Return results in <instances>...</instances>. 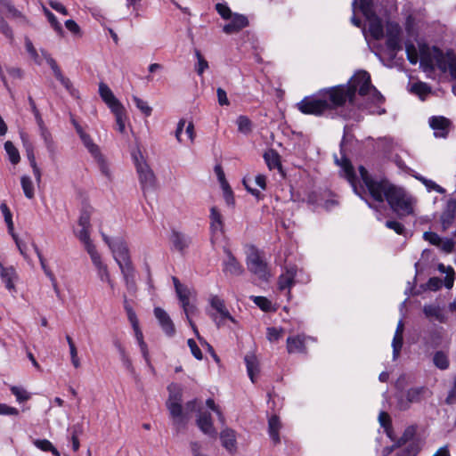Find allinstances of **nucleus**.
<instances>
[{
	"label": "nucleus",
	"instance_id": "1",
	"mask_svg": "<svg viewBox=\"0 0 456 456\" xmlns=\"http://www.w3.org/2000/svg\"><path fill=\"white\" fill-rule=\"evenodd\" d=\"M346 96L341 86H330L304 97L296 106L302 114L321 117L345 106Z\"/></svg>",
	"mask_w": 456,
	"mask_h": 456
},
{
	"label": "nucleus",
	"instance_id": "2",
	"mask_svg": "<svg viewBox=\"0 0 456 456\" xmlns=\"http://www.w3.org/2000/svg\"><path fill=\"white\" fill-rule=\"evenodd\" d=\"M378 192H379L381 199L372 200L379 203L387 200L390 208L399 217L413 214L412 198L403 188L395 186L387 180Z\"/></svg>",
	"mask_w": 456,
	"mask_h": 456
},
{
	"label": "nucleus",
	"instance_id": "3",
	"mask_svg": "<svg viewBox=\"0 0 456 456\" xmlns=\"http://www.w3.org/2000/svg\"><path fill=\"white\" fill-rule=\"evenodd\" d=\"M419 64L425 72H434L436 62L442 72L447 71V62L444 52L436 45L429 47L427 43L419 44Z\"/></svg>",
	"mask_w": 456,
	"mask_h": 456
},
{
	"label": "nucleus",
	"instance_id": "4",
	"mask_svg": "<svg viewBox=\"0 0 456 456\" xmlns=\"http://www.w3.org/2000/svg\"><path fill=\"white\" fill-rule=\"evenodd\" d=\"M168 399L166 403L167 408L169 411L170 416L173 419V425L176 430L184 428L186 426V419L183 413V389L177 383H171L167 387Z\"/></svg>",
	"mask_w": 456,
	"mask_h": 456
},
{
	"label": "nucleus",
	"instance_id": "5",
	"mask_svg": "<svg viewBox=\"0 0 456 456\" xmlns=\"http://www.w3.org/2000/svg\"><path fill=\"white\" fill-rule=\"evenodd\" d=\"M370 75L365 70L357 71L346 84L338 85L348 96L345 99V104L348 102L354 104L356 92L360 96H367L372 87Z\"/></svg>",
	"mask_w": 456,
	"mask_h": 456
},
{
	"label": "nucleus",
	"instance_id": "6",
	"mask_svg": "<svg viewBox=\"0 0 456 456\" xmlns=\"http://www.w3.org/2000/svg\"><path fill=\"white\" fill-rule=\"evenodd\" d=\"M347 126L344 127V133L343 136L339 144V151L341 158L338 159L337 156H335V163L341 167L340 175L344 178L347 180V182L350 183L351 187L353 188V191L360 195L357 188V182L358 178L355 174L354 168L351 163V160L346 157L345 146H346V141L347 140Z\"/></svg>",
	"mask_w": 456,
	"mask_h": 456
},
{
	"label": "nucleus",
	"instance_id": "7",
	"mask_svg": "<svg viewBox=\"0 0 456 456\" xmlns=\"http://www.w3.org/2000/svg\"><path fill=\"white\" fill-rule=\"evenodd\" d=\"M140 158L141 159H139V157L136 154H133V159L136 168V172L138 174L140 185L145 196L148 191L156 189V177L151 168L142 159L141 154Z\"/></svg>",
	"mask_w": 456,
	"mask_h": 456
},
{
	"label": "nucleus",
	"instance_id": "8",
	"mask_svg": "<svg viewBox=\"0 0 456 456\" xmlns=\"http://www.w3.org/2000/svg\"><path fill=\"white\" fill-rule=\"evenodd\" d=\"M402 28L396 22H387L386 28V47L387 54L394 60L396 53L402 50L401 43Z\"/></svg>",
	"mask_w": 456,
	"mask_h": 456
},
{
	"label": "nucleus",
	"instance_id": "9",
	"mask_svg": "<svg viewBox=\"0 0 456 456\" xmlns=\"http://www.w3.org/2000/svg\"><path fill=\"white\" fill-rule=\"evenodd\" d=\"M248 269L260 279H266L267 264L263 260L260 251L254 246L250 247V251L247 256Z\"/></svg>",
	"mask_w": 456,
	"mask_h": 456
},
{
	"label": "nucleus",
	"instance_id": "10",
	"mask_svg": "<svg viewBox=\"0 0 456 456\" xmlns=\"http://www.w3.org/2000/svg\"><path fill=\"white\" fill-rule=\"evenodd\" d=\"M102 236L103 241L109 246L110 249L111 250L113 257L117 264L131 258L126 242L122 238L111 240L103 232H102Z\"/></svg>",
	"mask_w": 456,
	"mask_h": 456
},
{
	"label": "nucleus",
	"instance_id": "11",
	"mask_svg": "<svg viewBox=\"0 0 456 456\" xmlns=\"http://www.w3.org/2000/svg\"><path fill=\"white\" fill-rule=\"evenodd\" d=\"M309 341L316 342V338L305 334L289 336L287 338V351L289 354H307L306 345Z\"/></svg>",
	"mask_w": 456,
	"mask_h": 456
},
{
	"label": "nucleus",
	"instance_id": "12",
	"mask_svg": "<svg viewBox=\"0 0 456 456\" xmlns=\"http://www.w3.org/2000/svg\"><path fill=\"white\" fill-rule=\"evenodd\" d=\"M359 174L361 176V179L362 180L364 185L366 186L370 197L372 199H381L379 192V189L383 186V184L387 181V179H379L376 180L373 179L368 170L363 167H359Z\"/></svg>",
	"mask_w": 456,
	"mask_h": 456
},
{
	"label": "nucleus",
	"instance_id": "13",
	"mask_svg": "<svg viewBox=\"0 0 456 456\" xmlns=\"http://www.w3.org/2000/svg\"><path fill=\"white\" fill-rule=\"evenodd\" d=\"M428 392V387L424 386L408 389L406 392V399H398V408L401 411L408 410L411 403H419Z\"/></svg>",
	"mask_w": 456,
	"mask_h": 456
},
{
	"label": "nucleus",
	"instance_id": "14",
	"mask_svg": "<svg viewBox=\"0 0 456 456\" xmlns=\"http://www.w3.org/2000/svg\"><path fill=\"white\" fill-rule=\"evenodd\" d=\"M225 258L223 260V272L225 275L240 276L244 273L242 265L236 259L230 248L224 247Z\"/></svg>",
	"mask_w": 456,
	"mask_h": 456
},
{
	"label": "nucleus",
	"instance_id": "15",
	"mask_svg": "<svg viewBox=\"0 0 456 456\" xmlns=\"http://www.w3.org/2000/svg\"><path fill=\"white\" fill-rule=\"evenodd\" d=\"M430 127L434 130V135L439 138H446L452 121L444 116H432L428 120Z\"/></svg>",
	"mask_w": 456,
	"mask_h": 456
},
{
	"label": "nucleus",
	"instance_id": "16",
	"mask_svg": "<svg viewBox=\"0 0 456 456\" xmlns=\"http://www.w3.org/2000/svg\"><path fill=\"white\" fill-rule=\"evenodd\" d=\"M154 315L164 333L168 337H173L175 334V328L168 314L161 307H155Z\"/></svg>",
	"mask_w": 456,
	"mask_h": 456
},
{
	"label": "nucleus",
	"instance_id": "17",
	"mask_svg": "<svg viewBox=\"0 0 456 456\" xmlns=\"http://www.w3.org/2000/svg\"><path fill=\"white\" fill-rule=\"evenodd\" d=\"M456 215V200L450 199L441 214L440 221L443 231L448 230L454 222Z\"/></svg>",
	"mask_w": 456,
	"mask_h": 456
},
{
	"label": "nucleus",
	"instance_id": "18",
	"mask_svg": "<svg viewBox=\"0 0 456 456\" xmlns=\"http://www.w3.org/2000/svg\"><path fill=\"white\" fill-rule=\"evenodd\" d=\"M99 94L111 111L123 106L111 89L104 83L99 85Z\"/></svg>",
	"mask_w": 456,
	"mask_h": 456
},
{
	"label": "nucleus",
	"instance_id": "19",
	"mask_svg": "<svg viewBox=\"0 0 456 456\" xmlns=\"http://www.w3.org/2000/svg\"><path fill=\"white\" fill-rule=\"evenodd\" d=\"M297 274L296 266L286 267L285 273H281L278 279V288L280 290L288 289V294H290V289L295 284V277Z\"/></svg>",
	"mask_w": 456,
	"mask_h": 456
},
{
	"label": "nucleus",
	"instance_id": "20",
	"mask_svg": "<svg viewBox=\"0 0 456 456\" xmlns=\"http://www.w3.org/2000/svg\"><path fill=\"white\" fill-rule=\"evenodd\" d=\"M170 241L172 243V248L177 250L181 254H184L185 250L191 244V239L184 233L176 230H172Z\"/></svg>",
	"mask_w": 456,
	"mask_h": 456
},
{
	"label": "nucleus",
	"instance_id": "21",
	"mask_svg": "<svg viewBox=\"0 0 456 456\" xmlns=\"http://www.w3.org/2000/svg\"><path fill=\"white\" fill-rule=\"evenodd\" d=\"M417 432V427L415 425H411L407 427L402 436L397 440V442L391 447H387L384 449L383 452L385 455L391 453L394 451V447H401L403 445H406L411 442H414V436Z\"/></svg>",
	"mask_w": 456,
	"mask_h": 456
},
{
	"label": "nucleus",
	"instance_id": "22",
	"mask_svg": "<svg viewBox=\"0 0 456 456\" xmlns=\"http://www.w3.org/2000/svg\"><path fill=\"white\" fill-rule=\"evenodd\" d=\"M248 25V18L245 15L236 13L232 18V20L224 26L223 31L226 34H233L239 32Z\"/></svg>",
	"mask_w": 456,
	"mask_h": 456
},
{
	"label": "nucleus",
	"instance_id": "23",
	"mask_svg": "<svg viewBox=\"0 0 456 456\" xmlns=\"http://www.w3.org/2000/svg\"><path fill=\"white\" fill-rule=\"evenodd\" d=\"M197 425L200 429L210 437L216 436V430L215 429L209 412H200L197 419Z\"/></svg>",
	"mask_w": 456,
	"mask_h": 456
},
{
	"label": "nucleus",
	"instance_id": "24",
	"mask_svg": "<svg viewBox=\"0 0 456 456\" xmlns=\"http://www.w3.org/2000/svg\"><path fill=\"white\" fill-rule=\"evenodd\" d=\"M39 134H40V136L43 139L45 148L48 151L49 158L52 160H55L57 153H58V148H57L56 142H54V140L53 138L51 132L46 127V128H43L42 130H39Z\"/></svg>",
	"mask_w": 456,
	"mask_h": 456
},
{
	"label": "nucleus",
	"instance_id": "25",
	"mask_svg": "<svg viewBox=\"0 0 456 456\" xmlns=\"http://www.w3.org/2000/svg\"><path fill=\"white\" fill-rule=\"evenodd\" d=\"M369 20V32L375 40H380L384 37V27L381 19L373 14Z\"/></svg>",
	"mask_w": 456,
	"mask_h": 456
},
{
	"label": "nucleus",
	"instance_id": "26",
	"mask_svg": "<svg viewBox=\"0 0 456 456\" xmlns=\"http://www.w3.org/2000/svg\"><path fill=\"white\" fill-rule=\"evenodd\" d=\"M118 265L119 266V269L124 277L126 286L129 287L130 285L134 284L135 270L132 264L131 258H129L128 260H125L123 262H119L118 263Z\"/></svg>",
	"mask_w": 456,
	"mask_h": 456
},
{
	"label": "nucleus",
	"instance_id": "27",
	"mask_svg": "<svg viewBox=\"0 0 456 456\" xmlns=\"http://www.w3.org/2000/svg\"><path fill=\"white\" fill-rule=\"evenodd\" d=\"M423 313L428 319H435L436 321L444 323L447 321V317L444 313V310L436 305H425L423 306Z\"/></svg>",
	"mask_w": 456,
	"mask_h": 456
},
{
	"label": "nucleus",
	"instance_id": "28",
	"mask_svg": "<svg viewBox=\"0 0 456 456\" xmlns=\"http://www.w3.org/2000/svg\"><path fill=\"white\" fill-rule=\"evenodd\" d=\"M222 445L230 452L236 451V436L233 430L226 428L220 434Z\"/></svg>",
	"mask_w": 456,
	"mask_h": 456
},
{
	"label": "nucleus",
	"instance_id": "29",
	"mask_svg": "<svg viewBox=\"0 0 456 456\" xmlns=\"http://www.w3.org/2000/svg\"><path fill=\"white\" fill-rule=\"evenodd\" d=\"M0 277L8 290L12 291L15 289L13 281L17 278V274L12 266H9L2 270L0 272Z\"/></svg>",
	"mask_w": 456,
	"mask_h": 456
},
{
	"label": "nucleus",
	"instance_id": "30",
	"mask_svg": "<svg viewBox=\"0 0 456 456\" xmlns=\"http://www.w3.org/2000/svg\"><path fill=\"white\" fill-rule=\"evenodd\" d=\"M281 428V421L278 416L273 415L268 420V433L274 444L280 443L279 431Z\"/></svg>",
	"mask_w": 456,
	"mask_h": 456
},
{
	"label": "nucleus",
	"instance_id": "31",
	"mask_svg": "<svg viewBox=\"0 0 456 456\" xmlns=\"http://www.w3.org/2000/svg\"><path fill=\"white\" fill-rule=\"evenodd\" d=\"M210 229L213 232H223L224 229L222 215L216 207L210 208Z\"/></svg>",
	"mask_w": 456,
	"mask_h": 456
},
{
	"label": "nucleus",
	"instance_id": "32",
	"mask_svg": "<svg viewBox=\"0 0 456 456\" xmlns=\"http://www.w3.org/2000/svg\"><path fill=\"white\" fill-rule=\"evenodd\" d=\"M263 157L270 170L281 168V158L275 150L265 151Z\"/></svg>",
	"mask_w": 456,
	"mask_h": 456
},
{
	"label": "nucleus",
	"instance_id": "33",
	"mask_svg": "<svg viewBox=\"0 0 456 456\" xmlns=\"http://www.w3.org/2000/svg\"><path fill=\"white\" fill-rule=\"evenodd\" d=\"M25 150H26L27 158L29 161L31 167H32L33 174H34L37 183H40L41 171H40V168L38 167L37 161H36L34 147L32 144H28V146H27V148H25Z\"/></svg>",
	"mask_w": 456,
	"mask_h": 456
},
{
	"label": "nucleus",
	"instance_id": "34",
	"mask_svg": "<svg viewBox=\"0 0 456 456\" xmlns=\"http://www.w3.org/2000/svg\"><path fill=\"white\" fill-rule=\"evenodd\" d=\"M134 329L135 330V336H136V338L138 340V344H139L140 350H141V353L142 354V357L145 360L146 364L149 366V368L151 370H154V368H153L152 364L151 363L147 345L143 341L142 333L140 331V330L138 328V325H136V328H134Z\"/></svg>",
	"mask_w": 456,
	"mask_h": 456
},
{
	"label": "nucleus",
	"instance_id": "35",
	"mask_svg": "<svg viewBox=\"0 0 456 456\" xmlns=\"http://www.w3.org/2000/svg\"><path fill=\"white\" fill-rule=\"evenodd\" d=\"M247 371L249 379L254 383L255 375L258 372V362L257 359L254 354H247L244 358Z\"/></svg>",
	"mask_w": 456,
	"mask_h": 456
},
{
	"label": "nucleus",
	"instance_id": "36",
	"mask_svg": "<svg viewBox=\"0 0 456 456\" xmlns=\"http://www.w3.org/2000/svg\"><path fill=\"white\" fill-rule=\"evenodd\" d=\"M395 456H417L419 447L417 442H411L406 445L397 447Z\"/></svg>",
	"mask_w": 456,
	"mask_h": 456
},
{
	"label": "nucleus",
	"instance_id": "37",
	"mask_svg": "<svg viewBox=\"0 0 456 456\" xmlns=\"http://www.w3.org/2000/svg\"><path fill=\"white\" fill-rule=\"evenodd\" d=\"M238 131L245 135L249 134L253 129L252 121L244 115H240L236 119Z\"/></svg>",
	"mask_w": 456,
	"mask_h": 456
},
{
	"label": "nucleus",
	"instance_id": "38",
	"mask_svg": "<svg viewBox=\"0 0 456 456\" xmlns=\"http://www.w3.org/2000/svg\"><path fill=\"white\" fill-rule=\"evenodd\" d=\"M34 445L43 452H50L54 456H61L60 452L54 445L47 439H36L33 442Z\"/></svg>",
	"mask_w": 456,
	"mask_h": 456
},
{
	"label": "nucleus",
	"instance_id": "39",
	"mask_svg": "<svg viewBox=\"0 0 456 456\" xmlns=\"http://www.w3.org/2000/svg\"><path fill=\"white\" fill-rule=\"evenodd\" d=\"M250 299L264 312H275L276 309L273 307L272 302L265 297L251 296Z\"/></svg>",
	"mask_w": 456,
	"mask_h": 456
},
{
	"label": "nucleus",
	"instance_id": "40",
	"mask_svg": "<svg viewBox=\"0 0 456 456\" xmlns=\"http://www.w3.org/2000/svg\"><path fill=\"white\" fill-rule=\"evenodd\" d=\"M431 89L428 84L424 82H417L411 86L410 92L413 94L418 95L421 100L430 93Z\"/></svg>",
	"mask_w": 456,
	"mask_h": 456
},
{
	"label": "nucleus",
	"instance_id": "41",
	"mask_svg": "<svg viewBox=\"0 0 456 456\" xmlns=\"http://www.w3.org/2000/svg\"><path fill=\"white\" fill-rule=\"evenodd\" d=\"M114 345L120 355L121 362L125 368L128 370L130 372H134L132 361L130 360L128 354H126L125 347L121 345L119 341H115Z\"/></svg>",
	"mask_w": 456,
	"mask_h": 456
},
{
	"label": "nucleus",
	"instance_id": "42",
	"mask_svg": "<svg viewBox=\"0 0 456 456\" xmlns=\"http://www.w3.org/2000/svg\"><path fill=\"white\" fill-rule=\"evenodd\" d=\"M79 137L85 147L88 150L93 157L99 156V153L101 152L100 148L93 142L91 136L88 134L85 133Z\"/></svg>",
	"mask_w": 456,
	"mask_h": 456
},
{
	"label": "nucleus",
	"instance_id": "43",
	"mask_svg": "<svg viewBox=\"0 0 456 456\" xmlns=\"http://www.w3.org/2000/svg\"><path fill=\"white\" fill-rule=\"evenodd\" d=\"M182 308H183V313L186 316V319H187L190 326L192 328L194 333L196 335H199L198 329H197L195 323L191 320V316L194 315V314L197 311L196 306L190 302V303H185V305H183Z\"/></svg>",
	"mask_w": 456,
	"mask_h": 456
},
{
	"label": "nucleus",
	"instance_id": "44",
	"mask_svg": "<svg viewBox=\"0 0 456 456\" xmlns=\"http://www.w3.org/2000/svg\"><path fill=\"white\" fill-rule=\"evenodd\" d=\"M4 150L9 156V160L12 164L16 165L20 162V157L19 151L11 141L4 142Z\"/></svg>",
	"mask_w": 456,
	"mask_h": 456
},
{
	"label": "nucleus",
	"instance_id": "45",
	"mask_svg": "<svg viewBox=\"0 0 456 456\" xmlns=\"http://www.w3.org/2000/svg\"><path fill=\"white\" fill-rule=\"evenodd\" d=\"M433 362L440 370H446L449 367V359L443 351H437L433 356Z\"/></svg>",
	"mask_w": 456,
	"mask_h": 456
},
{
	"label": "nucleus",
	"instance_id": "46",
	"mask_svg": "<svg viewBox=\"0 0 456 456\" xmlns=\"http://www.w3.org/2000/svg\"><path fill=\"white\" fill-rule=\"evenodd\" d=\"M21 188L26 198L31 200L34 198V185L32 180L28 175H23L20 178Z\"/></svg>",
	"mask_w": 456,
	"mask_h": 456
},
{
	"label": "nucleus",
	"instance_id": "47",
	"mask_svg": "<svg viewBox=\"0 0 456 456\" xmlns=\"http://www.w3.org/2000/svg\"><path fill=\"white\" fill-rule=\"evenodd\" d=\"M114 116H115V118H116V124H117V127H118V132L120 133H124L125 132V122H126V110L124 108V106L118 108V109H116V110H113L111 111Z\"/></svg>",
	"mask_w": 456,
	"mask_h": 456
},
{
	"label": "nucleus",
	"instance_id": "48",
	"mask_svg": "<svg viewBox=\"0 0 456 456\" xmlns=\"http://www.w3.org/2000/svg\"><path fill=\"white\" fill-rule=\"evenodd\" d=\"M405 51H406V56L407 60L411 64H417L419 59V53H418V50L416 49L413 43L411 41H408L405 43Z\"/></svg>",
	"mask_w": 456,
	"mask_h": 456
},
{
	"label": "nucleus",
	"instance_id": "49",
	"mask_svg": "<svg viewBox=\"0 0 456 456\" xmlns=\"http://www.w3.org/2000/svg\"><path fill=\"white\" fill-rule=\"evenodd\" d=\"M44 12H45V15L47 18L49 23L51 24V27L54 29V31L58 35L63 36L64 31H63V28H62V26L59 22V20H57L56 16L51 11H49L46 8L44 9Z\"/></svg>",
	"mask_w": 456,
	"mask_h": 456
},
{
	"label": "nucleus",
	"instance_id": "50",
	"mask_svg": "<svg viewBox=\"0 0 456 456\" xmlns=\"http://www.w3.org/2000/svg\"><path fill=\"white\" fill-rule=\"evenodd\" d=\"M10 390L19 403L26 402L30 398V395L21 387L12 386Z\"/></svg>",
	"mask_w": 456,
	"mask_h": 456
},
{
	"label": "nucleus",
	"instance_id": "51",
	"mask_svg": "<svg viewBox=\"0 0 456 456\" xmlns=\"http://www.w3.org/2000/svg\"><path fill=\"white\" fill-rule=\"evenodd\" d=\"M194 54L197 58V64H196V71L199 76H201L204 71L208 69V62L205 60L203 55L201 54L200 51L199 49L194 50Z\"/></svg>",
	"mask_w": 456,
	"mask_h": 456
},
{
	"label": "nucleus",
	"instance_id": "52",
	"mask_svg": "<svg viewBox=\"0 0 456 456\" xmlns=\"http://www.w3.org/2000/svg\"><path fill=\"white\" fill-rule=\"evenodd\" d=\"M445 57L448 60L447 69L453 79H456V55L452 50H447Z\"/></svg>",
	"mask_w": 456,
	"mask_h": 456
},
{
	"label": "nucleus",
	"instance_id": "53",
	"mask_svg": "<svg viewBox=\"0 0 456 456\" xmlns=\"http://www.w3.org/2000/svg\"><path fill=\"white\" fill-rule=\"evenodd\" d=\"M368 94H370V99L376 108H379L385 102V97L374 86H372L371 89H370Z\"/></svg>",
	"mask_w": 456,
	"mask_h": 456
},
{
	"label": "nucleus",
	"instance_id": "54",
	"mask_svg": "<svg viewBox=\"0 0 456 456\" xmlns=\"http://www.w3.org/2000/svg\"><path fill=\"white\" fill-rule=\"evenodd\" d=\"M133 101H134L135 106L141 110V112L145 117H150L151 115L152 109H151V107H150L148 105L147 102L142 100L141 98H139L137 96H134Z\"/></svg>",
	"mask_w": 456,
	"mask_h": 456
},
{
	"label": "nucleus",
	"instance_id": "55",
	"mask_svg": "<svg viewBox=\"0 0 456 456\" xmlns=\"http://www.w3.org/2000/svg\"><path fill=\"white\" fill-rule=\"evenodd\" d=\"M89 228H83L77 233V237L78 240L84 244L85 248H89V246H94L93 241L90 239Z\"/></svg>",
	"mask_w": 456,
	"mask_h": 456
},
{
	"label": "nucleus",
	"instance_id": "56",
	"mask_svg": "<svg viewBox=\"0 0 456 456\" xmlns=\"http://www.w3.org/2000/svg\"><path fill=\"white\" fill-rule=\"evenodd\" d=\"M86 250L89 254V256L91 257V260H92L94 265L95 266V268H98V267H100V266L104 265L102 263L101 256L97 252L94 245V246H89V248H86Z\"/></svg>",
	"mask_w": 456,
	"mask_h": 456
},
{
	"label": "nucleus",
	"instance_id": "57",
	"mask_svg": "<svg viewBox=\"0 0 456 456\" xmlns=\"http://www.w3.org/2000/svg\"><path fill=\"white\" fill-rule=\"evenodd\" d=\"M86 250L89 254V256L91 257V260H92L94 265L95 266V268H98V267H100V266L104 265L102 263L101 256L97 252L94 245V246H89V248H86Z\"/></svg>",
	"mask_w": 456,
	"mask_h": 456
},
{
	"label": "nucleus",
	"instance_id": "58",
	"mask_svg": "<svg viewBox=\"0 0 456 456\" xmlns=\"http://www.w3.org/2000/svg\"><path fill=\"white\" fill-rule=\"evenodd\" d=\"M32 247L39 259V262H40V265H41V267L44 271V273H45V275L47 277H52V275H53V272L48 268V266L46 265V263H45V257L43 256L40 249L38 248V247L37 246L36 243H32Z\"/></svg>",
	"mask_w": 456,
	"mask_h": 456
},
{
	"label": "nucleus",
	"instance_id": "59",
	"mask_svg": "<svg viewBox=\"0 0 456 456\" xmlns=\"http://www.w3.org/2000/svg\"><path fill=\"white\" fill-rule=\"evenodd\" d=\"M403 336L394 335V338L392 341L393 359L394 360L398 358L401 349L403 347Z\"/></svg>",
	"mask_w": 456,
	"mask_h": 456
},
{
	"label": "nucleus",
	"instance_id": "60",
	"mask_svg": "<svg viewBox=\"0 0 456 456\" xmlns=\"http://www.w3.org/2000/svg\"><path fill=\"white\" fill-rule=\"evenodd\" d=\"M54 77L65 87V89L70 93V94L74 95L75 89L73 88V85L69 78L66 77L62 74L61 70L57 72Z\"/></svg>",
	"mask_w": 456,
	"mask_h": 456
},
{
	"label": "nucleus",
	"instance_id": "61",
	"mask_svg": "<svg viewBox=\"0 0 456 456\" xmlns=\"http://www.w3.org/2000/svg\"><path fill=\"white\" fill-rule=\"evenodd\" d=\"M360 9L364 16L370 18L374 13L372 0H360Z\"/></svg>",
	"mask_w": 456,
	"mask_h": 456
},
{
	"label": "nucleus",
	"instance_id": "62",
	"mask_svg": "<svg viewBox=\"0 0 456 456\" xmlns=\"http://www.w3.org/2000/svg\"><path fill=\"white\" fill-rule=\"evenodd\" d=\"M386 227L394 230L399 235H404L406 229L403 224L395 220H387L385 223Z\"/></svg>",
	"mask_w": 456,
	"mask_h": 456
},
{
	"label": "nucleus",
	"instance_id": "63",
	"mask_svg": "<svg viewBox=\"0 0 456 456\" xmlns=\"http://www.w3.org/2000/svg\"><path fill=\"white\" fill-rule=\"evenodd\" d=\"M6 10L9 13L10 18L20 20V21H22L24 23L28 22L27 17L20 10H18L14 6V4H12V6H9V8H7Z\"/></svg>",
	"mask_w": 456,
	"mask_h": 456
},
{
	"label": "nucleus",
	"instance_id": "64",
	"mask_svg": "<svg viewBox=\"0 0 456 456\" xmlns=\"http://www.w3.org/2000/svg\"><path fill=\"white\" fill-rule=\"evenodd\" d=\"M423 239L428 241L431 245L437 247L442 243V238L434 232H425L423 234Z\"/></svg>",
	"mask_w": 456,
	"mask_h": 456
}]
</instances>
